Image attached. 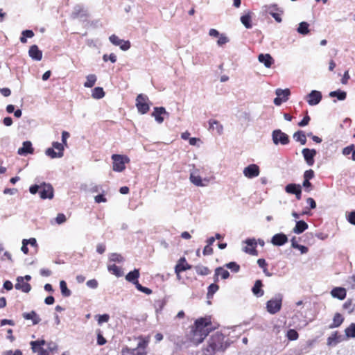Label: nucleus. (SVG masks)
I'll use <instances>...</instances> for the list:
<instances>
[{
	"label": "nucleus",
	"instance_id": "aec40b11",
	"mask_svg": "<svg viewBox=\"0 0 355 355\" xmlns=\"http://www.w3.org/2000/svg\"><path fill=\"white\" fill-rule=\"evenodd\" d=\"M15 287L17 290H21L24 293H28L31 289V285L24 280L23 277H18L17 278V283Z\"/></svg>",
	"mask_w": 355,
	"mask_h": 355
},
{
	"label": "nucleus",
	"instance_id": "79ce46f5",
	"mask_svg": "<svg viewBox=\"0 0 355 355\" xmlns=\"http://www.w3.org/2000/svg\"><path fill=\"white\" fill-rule=\"evenodd\" d=\"M196 272L199 275H207L209 274V269L204 266L198 265L195 267Z\"/></svg>",
	"mask_w": 355,
	"mask_h": 355
},
{
	"label": "nucleus",
	"instance_id": "f257e3e1",
	"mask_svg": "<svg viewBox=\"0 0 355 355\" xmlns=\"http://www.w3.org/2000/svg\"><path fill=\"white\" fill-rule=\"evenodd\" d=\"M213 329L210 318H198L187 334V339L191 345L197 346L204 340Z\"/></svg>",
	"mask_w": 355,
	"mask_h": 355
},
{
	"label": "nucleus",
	"instance_id": "c756f323",
	"mask_svg": "<svg viewBox=\"0 0 355 355\" xmlns=\"http://www.w3.org/2000/svg\"><path fill=\"white\" fill-rule=\"evenodd\" d=\"M251 21L252 16L251 12L250 11H248L245 15L241 17V22L248 29L251 28L252 27Z\"/></svg>",
	"mask_w": 355,
	"mask_h": 355
},
{
	"label": "nucleus",
	"instance_id": "bf43d9fd",
	"mask_svg": "<svg viewBox=\"0 0 355 355\" xmlns=\"http://www.w3.org/2000/svg\"><path fill=\"white\" fill-rule=\"evenodd\" d=\"M314 177V171L312 169L306 170L304 173V179L310 180Z\"/></svg>",
	"mask_w": 355,
	"mask_h": 355
},
{
	"label": "nucleus",
	"instance_id": "8fccbe9b",
	"mask_svg": "<svg viewBox=\"0 0 355 355\" xmlns=\"http://www.w3.org/2000/svg\"><path fill=\"white\" fill-rule=\"evenodd\" d=\"M225 266L228 269H230L232 271H233L234 272H239V270L240 269L239 265H238L236 262H230V263H227L225 265Z\"/></svg>",
	"mask_w": 355,
	"mask_h": 355
},
{
	"label": "nucleus",
	"instance_id": "6ab92c4d",
	"mask_svg": "<svg viewBox=\"0 0 355 355\" xmlns=\"http://www.w3.org/2000/svg\"><path fill=\"white\" fill-rule=\"evenodd\" d=\"M258 60L262 63L265 67L270 68L275 60L269 53H261L258 55Z\"/></svg>",
	"mask_w": 355,
	"mask_h": 355
},
{
	"label": "nucleus",
	"instance_id": "052dcab7",
	"mask_svg": "<svg viewBox=\"0 0 355 355\" xmlns=\"http://www.w3.org/2000/svg\"><path fill=\"white\" fill-rule=\"evenodd\" d=\"M46 343L44 340L42 339V340H35V341H31L30 343V345L31 346H35V345H38L40 349V348H43L42 346L46 345Z\"/></svg>",
	"mask_w": 355,
	"mask_h": 355
},
{
	"label": "nucleus",
	"instance_id": "f3484780",
	"mask_svg": "<svg viewBox=\"0 0 355 355\" xmlns=\"http://www.w3.org/2000/svg\"><path fill=\"white\" fill-rule=\"evenodd\" d=\"M166 115L167 116H169V113L166 111V109L164 107H154V110L152 113V116L155 118V121L158 123H162L164 119L162 115Z\"/></svg>",
	"mask_w": 355,
	"mask_h": 355
},
{
	"label": "nucleus",
	"instance_id": "49530a36",
	"mask_svg": "<svg viewBox=\"0 0 355 355\" xmlns=\"http://www.w3.org/2000/svg\"><path fill=\"white\" fill-rule=\"evenodd\" d=\"M219 286L216 284H211L208 287L207 297H211L218 291Z\"/></svg>",
	"mask_w": 355,
	"mask_h": 355
},
{
	"label": "nucleus",
	"instance_id": "c9c22d12",
	"mask_svg": "<svg viewBox=\"0 0 355 355\" xmlns=\"http://www.w3.org/2000/svg\"><path fill=\"white\" fill-rule=\"evenodd\" d=\"M329 95L330 97H336L339 101H344L347 97V93L340 89L332 91Z\"/></svg>",
	"mask_w": 355,
	"mask_h": 355
},
{
	"label": "nucleus",
	"instance_id": "0eeeda50",
	"mask_svg": "<svg viewBox=\"0 0 355 355\" xmlns=\"http://www.w3.org/2000/svg\"><path fill=\"white\" fill-rule=\"evenodd\" d=\"M272 140L275 146H286L290 143L289 136L280 129L274 130L271 134Z\"/></svg>",
	"mask_w": 355,
	"mask_h": 355
},
{
	"label": "nucleus",
	"instance_id": "9d476101",
	"mask_svg": "<svg viewBox=\"0 0 355 355\" xmlns=\"http://www.w3.org/2000/svg\"><path fill=\"white\" fill-rule=\"evenodd\" d=\"M263 10L270 14L276 21L280 23L282 19L281 15L283 14V10L278 7L277 4L267 5L263 7Z\"/></svg>",
	"mask_w": 355,
	"mask_h": 355
},
{
	"label": "nucleus",
	"instance_id": "5701e85b",
	"mask_svg": "<svg viewBox=\"0 0 355 355\" xmlns=\"http://www.w3.org/2000/svg\"><path fill=\"white\" fill-rule=\"evenodd\" d=\"M87 16V12L81 5H76L73 8V10L71 13V17L76 19L79 17H85Z\"/></svg>",
	"mask_w": 355,
	"mask_h": 355
},
{
	"label": "nucleus",
	"instance_id": "4d7b16f0",
	"mask_svg": "<svg viewBox=\"0 0 355 355\" xmlns=\"http://www.w3.org/2000/svg\"><path fill=\"white\" fill-rule=\"evenodd\" d=\"M86 284L89 288H93V289L96 288L98 286V283L97 280L95 279L88 280Z\"/></svg>",
	"mask_w": 355,
	"mask_h": 355
},
{
	"label": "nucleus",
	"instance_id": "e2e57ef3",
	"mask_svg": "<svg viewBox=\"0 0 355 355\" xmlns=\"http://www.w3.org/2000/svg\"><path fill=\"white\" fill-rule=\"evenodd\" d=\"M53 148L57 150L58 152L63 153L64 151V145L59 142H53L52 144Z\"/></svg>",
	"mask_w": 355,
	"mask_h": 355
},
{
	"label": "nucleus",
	"instance_id": "423d86ee",
	"mask_svg": "<svg viewBox=\"0 0 355 355\" xmlns=\"http://www.w3.org/2000/svg\"><path fill=\"white\" fill-rule=\"evenodd\" d=\"M113 160V171L116 172H122L125 168V164L130 162V158L126 155L114 154L112 155Z\"/></svg>",
	"mask_w": 355,
	"mask_h": 355
},
{
	"label": "nucleus",
	"instance_id": "4be33fe9",
	"mask_svg": "<svg viewBox=\"0 0 355 355\" xmlns=\"http://www.w3.org/2000/svg\"><path fill=\"white\" fill-rule=\"evenodd\" d=\"M29 56L34 60L40 61L42 58V52L35 44L32 45L28 51Z\"/></svg>",
	"mask_w": 355,
	"mask_h": 355
},
{
	"label": "nucleus",
	"instance_id": "72a5a7b5",
	"mask_svg": "<svg viewBox=\"0 0 355 355\" xmlns=\"http://www.w3.org/2000/svg\"><path fill=\"white\" fill-rule=\"evenodd\" d=\"M97 80V77L95 74H89L86 76V81L84 83V86L87 88L92 87Z\"/></svg>",
	"mask_w": 355,
	"mask_h": 355
},
{
	"label": "nucleus",
	"instance_id": "2f4dec72",
	"mask_svg": "<svg viewBox=\"0 0 355 355\" xmlns=\"http://www.w3.org/2000/svg\"><path fill=\"white\" fill-rule=\"evenodd\" d=\"M218 276L223 279H226L230 277V272L223 268L218 267L215 270V282L218 281Z\"/></svg>",
	"mask_w": 355,
	"mask_h": 355
},
{
	"label": "nucleus",
	"instance_id": "393cba45",
	"mask_svg": "<svg viewBox=\"0 0 355 355\" xmlns=\"http://www.w3.org/2000/svg\"><path fill=\"white\" fill-rule=\"evenodd\" d=\"M331 294L333 297L343 300L346 297V290L342 287H336L331 290Z\"/></svg>",
	"mask_w": 355,
	"mask_h": 355
},
{
	"label": "nucleus",
	"instance_id": "69168bd1",
	"mask_svg": "<svg viewBox=\"0 0 355 355\" xmlns=\"http://www.w3.org/2000/svg\"><path fill=\"white\" fill-rule=\"evenodd\" d=\"M347 219L349 223L355 225V211L349 213Z\"/></svg>",
	"mask_w": 355,
	"mask_h": 355
},
{
	"label": "nucleus",
	"instance_id": "864d4df0",
	"mask_svg": "<svg viewBox=\"0 0 355 355\" xmlns=\"http://www.w3.org/2000/svg\"><path fill=\"white\" fill-rule=\"evenodd\" d=\"M110 319V315L108 314H103V315H100L98 316V324H101L104 322H108Z\"/></svg>",
	"mask_w": 355,
	"mask_h": 355
},
{
	"label": "nucleus",
	"instance_id": "338daca9",
	"mask_svg": "<svg viewBox=\"0 0 355 355\" xmlns=\"http://www.w3.org/2000/svg\"><path fill=\"white\" fill-rule=\"evenodd\" d=\"M189 144L191 146H199L201 141L199 138L191 137L189 139Z\"/></svg>",
	"mask_w": 355,
	"mask_h": 355
},
{
	"label": "nucleus",
	"instance_id": "f704fd0d",
	"mask_svg": "<svg viewBox=\"0 0 355 355\" xmlns=\"http://www.w3.org/2000/svg\"><path fill=\"white\" fill-rule=\"evenodd\" d=\"M107 270H109L110 272H111L112 274L118 277H121L123 275L121 268L116 266L115 264L109 265L107 266Z\"/></svg>",
	"mask_w": 355,
	"mask_h": 355
},
{
	"label": "nucleus",
	"instance_id": "4c0bfd02",
	"mask_svg": "<svg viewBox=\"0 0 355 355\" xmlns=\"http://www.w3.org/2000/svg\"><path fill=\"white\" fill-rule=\"evenodd\" d=\"M309 24L307 22L302 21L299 24L297 29L298 33L301 35H306L309 33Z\"/></svg>",
	"mask_w": 355,
	"mask_h": 355
},
{
	"label": "nucleus",
	"instance_id": "ea45409f",
	"mask_svg": "<svg viewBox=\"0 0 355 355\" xmlns=\"http://www.w3.org/2000/svg\"><path fill=\"white\" fill-rule=\"evenodd\" d=\"M300 188L301 186L300 184L291 183L286 186L285 191L288 193L295 194Z\"/></svg>",
	"mask_w": 355,
	"mask_h": 355
},
{
	"label": "nucleus",
	"instance_id": "603ef678",
	"mask_svg": "<svg viewBox=\"0 0 355 355\" xmlns=\"http://www.w3.org/2000/svg\"><path fill=\"white\" fill-rule=\"evenodd\" d=\"M228 42H229V39L227 38V37L226 35H225L224 34H220L218 36L217 44L218 46H223V45L225 44L226 43H227Z\"/></svg>",
	"mask_w": 355,
	"mask_h": 355
},
{
	"label": "nucleus",
	"instance_id": "37998d69",
	"mask_svg": "<svg viewBox=\"0 0 355 355\" xmlns=\"http://www.w3.org/2000/svg\"><path fill=\"white\" fill-rule=\"evenodd\" d=\"M345 336L347 338H355V323H352L345 330Z\"/></svg>",
	"mask_w": 355,
	"mask_h": 355
},
{
	"label": "nucleus",
	"instance_id": "7c9ffc66",
	"mask_svg": "<svg viewBox=\"0 0 355 355\" xmlns=\"http://www.w3.org/2000/svg\"><path fill=\"white\" fill-rule=\"evenodd\" d=\"M139 275V270L138 269H135L134 270L129 272L126 275L125 279L129 282L135 284V282L138 281Z\"/></svg>",
	"mask_w": 355,
	"mask_h": 355
},
{
	"label": "nucleus",
	"instance_id": "f8f14e48",
	"mask_svg": "<svg viewBox=\"0 0 355 355\" xmlns=\"http://www.w3.org/2000/svg\"><path fill=\"white\" fill-rule=\"evenodd\" d=\"M243 173L248 179L257 178L260 174L259 166L255 164H251L243 168Z\"/></svg>",
	"mask_w": 355,
	"mask_h": 355
},
{
	"label": "nucleus",
	"instance_id": "5fc2aeb1",
	"mask_svg": "<svg viewBox=\"0 0 355 355\" xmlns=\"http://www.w3.org/2000/svg\"><path fill=\"white\" fill-rule=\"evenodd\" d=\"M338 343V340H337V336L336 334L331 335L327 338V345H336Z\"/></svg>",
	"mask_w": 355,
	"mask_h": 355
},
{
	"label": "nucleus",
	"instance_id": "bb28decb",
	"mask_svg": "<svg viewBox=\"0 0 355 355\" xmlns=\"http://www.w3.org/2000/svg\"><path fill=\"white\" fill-rule=\"evenodd\" d=\"M262 286H263V284H262V282L261 280L258 279L255 282V283L252 288V291L254 295H255L257 297H261L263 295L264 291L261 288Z\"/></svg>",
	"mask_w": 355,
	"mask_h": 355
},
{
	"label": "nucleus",
	"instance_id": "7ed1b4c3",
	"mask_svg": "<svg viewBox=\"0 0 355 355\" xmlns=\"http://www.w3.org/2000/svg\"><path fill=\"white\" fill-rule=\"evenodd\" d=\"M139 342L135 348L123 347L121 350L122 355H146V348L149 339L148 338L139 337Z\"/></svg>",
	"mask_w": 355,
	"mask_h": 355
},
{
	"label": "nucleus",
	"instance_id": "c03bdc74",
	"mask_svg": "<svg viewBox=\"0 0 355 355\" xmlns=\"http://www.w3.org/2000/svg\"><path fill=\"white\" fill-rule=\"evenodd\" d=\"M286 336L289 340L293 341L298 339L299 334L296 330L291 329L287 331Z\"/></svg>",
	"mask_w": 355,
	"mask_h": 355
},
{
	"label": "nucleus",
	"instance_id": "a19ab883",
	"mask_svg": "<svg viewBox=\"0 0 355 355\" xmlns=\"http://www.w3.org/2000/svg\"><path fill=\"white\" fill-rule=\"evenodd\" d=\"M60 288L61 290V293L64 297H69L71 295V291L67 288V283L62 280L60 282Z\"/></svg>",
	"mask_w": 355,
	"mask_h": 355
},
{
	"label": "nucleus",
	"instance_id": "e433bc0d",
	"mask_svg": "<svg viewBox=\"0 0 355 355\" xmlns=\"http://www.w3.org/2000/svg\"><path fill=\"white\" fill-rule=\"evenodd\" d=\"M92 96L94 99H101L105 96L103 89L100 87H95L92 92Z\"/></svg>",
	"mask_w": 355,
	"mask_h": 355
},
{
	"label": "nucleus",
	"instance_id": "4468645a",
	"mask_svg": "<svg viewBox=\"0 0 355 355\" xmlns=\"http://www.w3.org/2000/svg\"><path fill=\"white\" fill-rule=\"evenodd\" d=\"M243 243L246 245L243 248V252L251 255H257V242L255 239H248Z\"/></svg>",
	"mask_w": 355,
	"mask_h": 355
},
{
	"label": "nucleus",
	"instance_id": "20e7f679",
	"mask_svg": "<svg viewBox=\"0 0 355 355\" xmlns=\"http://www.w3.org/2000/svg\"><path fill=\"white\" fill-rule=\"evenodd\" d=\"M29 191L31 194L40 193L42 199H52L53 197V189L50 184L43 182L37 185L34 184L30 187Z\"/></svg>",
	"mask_w": 355,
	"mask_h": 355
},
{
	"label": "nucleus",
	"instance_id": "9b49d317",
	"mask_svg": "<svg viewBox=\"0 0 355 355\" xmlns=\"http://www.w3.org/2000/svg\"><path fill=\"white\" fill-rule=\"evenodd\" d=\"M275 94L277 97L274 99V103L275 105H280L283 102H286L288 99V96L291 94L289 89H280L278 88L275 90Z\"/></svg>",
	"mask_w": 355,
	"mask_h": 355
},
{
	"label": "nucleus",
	"instance_id": "a878e982",
	"mask_svg": "<svg viewBox=\"0 0 355 355\" xmlns=\"http://www.w3.org/2000/svg\"><path fill=\"white\" fill-rule=\"evenodd\" d=\"M309 227L308 224L304 220H298L296 222L295 226L293 229L295 234H300L304 232Z\"/></svg>",
	"mask_w": 355,
	"mask_h": 355
},
{
	"label": "nucleus",
	"instance_id": "412c9836",
	"mask_svg": "<svg viewBox=\"0 0 355 355\" xmlns=\"http://www.w3.org/2000/svg\"><path fill=\"white\" fill-rule=\"evenodd\" d=\"M190 268H191V266L187 262L184 257H182L180 259L175 267V272L176 275H178V273H180L181 272L185 271Z\"/></svg>",
	"mask_w": 355,
	"mask_h": 355
},
{
	"label": "nucleus",
	"instance_id": "a211bd4d",
	"mask_svg": "<svg viewBox=\"0 0 355 355\" xmlns=\"http://www.w3.org/2000/svg\"><path fill=\"white\" fill-rule=\"evenodd\" d=\"M288 242V237L283 233L275 234L271 239V243L276 246H282Z\"/></svg>",
	"mask_w": 355,
	"mask_h": 355
},
{
	"label": "nucleus",
	"instance_id": "1a4fd4ad",
	"mask_svg": "<svg viewBox=\"0 0 355 355\" xmlns=\"http://www.w3.org/2000/svg\"><path fill=\"white\" fill-rule=\"evenodd\" d=\"M148 101L149 99L146 95L140 94L137 96L136 107L140 114H144L148 112L150 108Z\"/></svg>",
	"mask_w": 355,
	"mask_h": 355
},
{
	"label": "nucleus",
	"instance_id": "774afa93",
	"mask_svg": "<svg viewBox=\"0 0 355 355\" xmlns=\"http://www.w3.org/2000/svg\"><path fill=\"white\" fill-rule=\"evenodd\" d=\"M95 202L96 203L105 202H107L106 198L103 196V194H99L95 196L94 198Z\"/></svg>",
	"mask_w": 355,
	"mask_h": 355
},
{
	"label": "nucleus",
	"instance_id": "09e8293b",
	"mask_svg": "<svg viewBox=\"0 0 355 355\" xmlns=\"http://www.w3.org/2000/svg\"><path fill=\"white\" fill-rule=\"evenodd\" d=\"M46 345H47V349H44V350H47L48 351V354L50 353V352H56L58 350V345L54 343V342H49L46 343Z\"/></svg>",
	"mask_w": 355,
	"mask_h": 355
},
{
	"label": "nucleus",
	"instance_id": "6e6d98bb",
	"mask_svg": "<svg viewBox=\"0 0 355 355\" xmlns=\"http://www.w3.org/2000/svg\"><path fill=\"white\" fill-rule=\"evenodd\" d=\"M55 220L56 223L61 225L66 221L67 218L64 214H58Z\"/></svg>",
	"mask_w": 355,
	"mask_h": 355
},
{
	"label": "nucleus",
	"instance_id": "cd10ccee",
	"mask_svg": "<svg viewBox=\"0 0 355 355\" xmlns=\"http://www.w3.org/2000/svg\"><path fill=\"white\" fill-rule=\"evenodd\" d=\"M22 315L25 320H31L33 324H38L41 320L35 311H32L29 313H24Z\"/></svg>",
	"mask_w": 355,
	"mask_h": 355
},
{
	"label": "nucleus",
	"instance_id": "473e14b6",
	"mask_svg": "<svg viewBox=\"0 0 355 355\" xmlns=\"http://www.w3.org/2000/svg\"><path fill=\"white\" fill-rule=\"evenodd\" d=\"M209 128L216 130L217 133L221 135L223 131V126L216 120L209 121Z\"/></svg>",
	"mask_w": 355,
	"mask_h": 355
},
{
	"label": "nucleus",
	"instance_id": "2eb2a0df",
	"mask_svg": "<svg viewBox=\"0 0 355 355\" xmlns=\"http://www.w3.org/2000/svg\"><path fill=\"white\" fill-rule=\"evenodd\" d=\"M110 42L115 45L119 46L120 49L123 51H127L130 48V43L129 41H125L123 40L120 39L116 35H112L109 37Z\"/></svg>",
	"mask_w": 355,
	"mask_h": 355
},
{
	"label": "nucleus",
	"instance_id": "ddd939ff",
	"mask_svg": "<svg viewBox=\"0 0 355 355\" xmlns=\"http://www.w3.org/2000/svg\"><path fill=\"white\" fill-rule=\"evenodd\" d=\"M322 98V93L318 90H312L306 96V100L311 106H315L320 103Z\"/></svg>",
	"mask_w": 355,
	"mask_h": 355
},
{
	"label": "nucleus",
	"instance_id": "6e6552de",
	"mask_svg": "<svg viewBox=\"0 0 355 355\" xmlns=\"http://www.w3.org/2000/svg\"><path fill=\"white\" fill-rule=\"evenodd\" d=\"M189 180L192 184L197 187H206L208 185L209 180L207 178L202 179L199 175V170L193 168L190 172Z\"/></svg>",
	"mask_w": 355,
	"mask_h": 355
},
{
	"label": "nucleus",
	"instance_id": "58836bf2",
	"mask_svg": "<svg viewBox=\"0 0 355 355\" xmlns=\"http://www.w3.org/2000/svg\"><path fill=\"white\" fill-rule=\"evenodd\" d=\"M45 154L52 159L60 158L63 157L64 153L62 152H55L53 148H49L46 150Z\"/></svg>",
	"mask_w": 355,
	"mask_h": 355
},
{
	"label": "nucleus",
	"instance_id": "0e129e2a",
	"mask_svg": "<svg viewBox=\"0 0 355 355\" xmlns=\"http://www.w3.org/2000/svg\"><path fill=\"white\" fill-rule=\"evenodd\" d=\"M310 116L309 115L305 116L303 119L298 123L300 127H304L309 124L310 121Z\"/></svg>",
	"mask_w": 355,
	"mask_h": 355
},
{
	"label": "nucleus",
	"instance_id": "3c124183",
	"mask_svg": "<svg viewBox=\"0 0 355 355\" xmlns=\"http://www.w3.org/2000/svg\"><path fill=\"white\" fill-rule=\"evenodd\" d=\"M103 60L104 62L110 60L111 62L114 63L116 61V56L114 53H110V55L105 54L103 56Z\"/></svg>",
	"mask_w": 355,
	"mask_h": 355
},
{
	"label": "nucleus",
	"instance_id": "b1692460",
	"mask_svg": "<svg viewBox=\"0 0 355 355\" xmlns=\"http://www.w3.org/2000/svg\"><path fill=\"white\" fill-rule=\"evenodd\" d=\"M34 151L32 147V144L29 141H24L21 148L18 149V154L20 155H25L28 153L32 154Z\"/></svg>",
	"mask_w": 355,
	"mask_h": 355
},
{
	"label": "nucleus",
	"instance_id": "680f3d73",
	"mask_svg": "<svg viewBox=\"0 0 355 355\" xmlns=\"http://www.w3.org/2000/svg\"><path fill=\"white\" fill-rule=\"evenodd\" d=\"M354 148V146L353 144L348 146L343 149V154L345 156L349 155L351 153H352L353 150Z\"/></svg>",
	"mask_w": 355,
	"mask_h": 355
},
{
	"label": "nucleus",
	"instance_id": "f03ea898",
	"mask_svg": "<svg viewBox=\"0 0 355 355\" xmlns=\"http://www.w3.org/2000/svg\"><path fill=\"white\" fill-rule=\"evenodd\" d=\"M224 336L218 332L213 334L208 340L207 345L202 349L203 355H214L218 352H223L227 348L224 343Z\"/></svg>",
	"mask_w": 355,
	"mask_h": 355
},
{
	"label": "nucleus",
	"instance_id": "dca6fc26",
	"mask_svg": "<svg viewBox=\"0 0 355 355\" xmlns=\"http://www.w3.org/2000/svg\"><path fill=\"white\" fill-rule=\"evenodd\" d=\"M302 154L308 166H311L314 164V157L317 154L315 149L303 148Z\"/></svg>",
	"mask_w": 355,
	"mask_h": 355
},
{
	"label": "nucleus",
	"instance_id": "13d9d810",
	"mask_svg": "<svg viewBox=\"0 0 355 355\" xmlns=\"http://www.w3.org/2000/svg\"><path fill=\"white\" fill-rule=\"evenodd\" d=\"M2 355H22V352L20 349L6 350L2 352Z\"/></svg>",
	"mask_w": 355,
	"mask_h": 355
},
{
	"label": "nucleus",
	"instance_id": "de8ad7c7",
	"mask_svg": "<svg viewBox=\"0 0 355 355\" xmlns=\"http://www.w3.org/2000/svg\"><path fill=\"white\" fill-rule=\"evenodd\" d=\"M109 259L110 261L112 262L121 263L123 261V257L121 254L117 253L111 254L109 257Z\"/></svg>",
	"mask_w": 355,
	"mask_h": 355
},
{
	"label": "nucleus",
	"instance_id": "c85d7f7f",
	"mask_svg": "<svg viewBox=\"0 0 355 355\" xmlns=\"http://www.w3.org/2000/svg\"><path fill=\"white\" fill-rule=\"evenodd\" d=\"M293 137L295 141L300 143L301 145H305L306 143V136L302 130L296 131Z\"/></svg>",
	"mask_w": 355,
	"mask_h": 355
},
{
	"label": "nucleus",
	"instance_id": "a18cd8bd",
	"mask_svg": "<svg viewBox=\"0 0 355 355\" xmlns=\"http://www.w3.org/2000/svg\"><path fill=\"white\" fill-rule=\"evenodd\" d=\"M343 322V318L340 313H336L333 319V327H339Z\"/></svg>",
	"mask_w": 355,
	"mask_h": 355
},
{
	"label": "nucleus",
	"instance_id": "39448f33",
	"mask_svg": "<svg viewBox=\"0 0 355 355\" xmlns=\"http://www.w3.org/2000/svg\"><path fill=\"white\" fill-rule=\"evenodd\" d=\"M282 300L283 296L282 294L279 293L275 295L272 298L267 302V311L272 315L278 313L281 310Z\"/></svg>",
	"mask_w": 355,
	"mask_h": 355
}]
</instances>
